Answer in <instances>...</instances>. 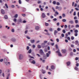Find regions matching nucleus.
I'll return each mask as SVG.
<instances>
[{
    "label": "nucleus",
    "instance_id": "obj_16",
    "mask_svg": "<svg viewBox=\"0 0 79 79\" xmlns=\"http://www.w3.org/2000/svg\"><path fill=\"white\" fill-rule=\"evenodd\" d=\"M31 63L33 64H35V60H33L31 62Z\"/></svg>",
    "mask_w": 79,
    "mask_h": 79
},
{
    "label": "nucleus",
    "instance_id": "obj_5",
    "mask_svg": "<svg viewBox=\"0 0 79 79\" xmlns=\"http://www.w3.org/2000/svg\"><path fill=\"white\" fill-rule=\"evenodd\" d=\"M1 13L2 15H4V14H5V10H3V9L1 10Z\"/></svg>",
    "mask_w": 79,
    "mask_h": 79
},
{
    "label": "nucleus",
    "instance_id": "obj_46",
    "mask_svg": "<svg viewBox=\"0 0 79 79\" xmlns=\"http://www.w3.org/2000/svg\"><path fill=\"white\" fill-rule=\"evenodd\" d=\"M22 15L23 16L25 17V16H26V14H22Z\"/></svg>",
    "mask_w": 79,
    "mask_h": 79
},
{
    "label": "nucleus",
    "instance_id": "obj_19",
    "mask_svg": "<svg viewBox=\"0 0 79 79\" xmlns=\"http://www.w3.org/2000/svg\"><path fill=\"white\" fill-rule=\"evenodd\" d=\"M32 52V50L30 49L28 51V53H31Z\"/></svg>",
    "mask_w": 79,
    "mask_h": 79
},
{
    "label": "nucleus",
    "instance_id": "obj_34",
    "mask_svg": "<svg viewBox=\"0 0 79 79\" xmlns=\"http://www.w3.org/2000/svg\"><path fill=\"white\" fill-rule=\"evenodd\" d=\"M75 32L77 33L78 32V31L77 30H75L74 31Z\"/></svg>",
    "mask_w": 79,
    "mask_h": 79
},
{
    "label": "nucleus",
    "instance_id": "obj_10",
    "mask_svg": "<svg viewBox=\"0 0 79 79\" xmlns=\"http://www.w3.org/2000/svg\"><path fill=\"white\" fill-rule=\"evenodd\" d=\"M67 66H69L71 64V62H70L69 61L66 63Z\"/></svg>",
    "mask_w": 79,
    "mask_h": 79
},
{
    "label": "nucleus",
    "instance_id": "obj_51",
    "mask_svg": "<svg viewBox=\"0 0 79 79\" xmlns=\"http://www.w3.org/2000/svg\"><path fill=\"white\" fill-rule=\"evenodd\" d=\"M55 13L56 15H58L59 14V13H58V12L56 11Z\"/></svg>",
    "mask_w": 79,
    "mask_h": 79
},
{
    "label": "nucleus",
    "instance_id": "obj_28",
    "mask_svg": "<svg viewBox=\"0 0 79 79\" xmlns=\"http://www.w3.org/2000/svg\"><path fill=\"white\" fill-rule=\"evenodd\" d=\"M12 40L13 41V42H15L16 41V40L15 39H12Z\"/></svg>",
    "mask_w": 79,
    "mask_h": 79
},
{
    "label": "nucleus",
    "instance_id": "obj_64",
    "mask_svg": "<svg viewBox=\"0 0 79 79\" xmlns=\"http://www.w3.org/2000/svg\"><path fill=\"white\" fill-rule=\"evenodd\" d=\"M77 15L78 17H79V12L77 13Z\"/></svg>",
    "mask_w": 79,
    "mask_h": 79
},
{
    "label": "nucleus",
    "instance_id": "obj_61",
    "mask_svg": "<svg viewBox=\"0 0 79 79\" xmlns=\"http://www.w3.org/2000/svg\"><path fill=\"white\" fill-rule=\"evenodd\" d=\"M71 47L73 48V47H74V46L73 44H71Z\"/></svg>",
    "mask_w": 79,
    "mask_h": 79
},
{
    "label": "nucleus",
    "instance_id": "obj_49",
    "mask_svg": "<svg viewBox=\"0 0 79 79\" xmlns=\"http://www.w3.org/2000/svg\"><path fill=\"white\" fill-rule=\"evenodd\" d=\"M56 25H57V26H59V25H60V23H59V22L57 23Z\"/></svg>",
    "mask_w": 79,
    "mask_h": 79
},
{
    "label": "nucleus",
    "instance_id": "obj_33",
    "mask_svg": "<svg viewBox=\"0 0 79 79\" xmlns=\"http://www.w3.org/2000/svg\"><path fill=\"white\" fill-rule=\"evenodd\" d=\"M62 32H63V33H66V31H65V30H62Z\"/></svg>",
    "mask_w": 79,
    "mask_h": 79
},
{
    "label": "nucleus",
    "instance_id": "obj_26",
    "mask_svg": "<svg viewBox=\"0 0 79 79\" xmlns=\"http://www.w3.org/2000/svg\"><path fill=\"white\" fill-rule=\"evenodd\" d=\"M75 70H76L77 71L78 70V68H77V67H75Z\"/></svg>",
    "mask_w": 79,
    "mask_h": 79
},
{
    "label": "nucleus",
    "instance_id": "obj_48",
    "mask_svg": "<svg viewBox=\"0 0 79 79\" xmlns=\"http://www.w3.org/2000/svg\"><path fill=\"white\" fill-rule=\"evenodd\" d=\"M29 49V46H27V50H28Z\"/></svg>",
    "mask_w": 79,
    "mask_h": 79
},
{
    "label": "nucleus",
    "instance_id": "obj_50",
    "mask_svg": "<svg viewBox=\"0 0 79 79\" xmlns=\"http://www.w3.org/2000/svg\"><path fill=\"white\" fill-rule=\"evenodd\" d=\"M3 61V59H2L0 60V62H2Z\"/></svg>",
    "mask_w": 79,
    "mask_h": 79
},
{
    "label": "nucleus",
    "instance_id": "obj_31",
    "mask_svg": "<svg viewBox=\"0 0 79 79\" xmlns=\"http://www.w3.org/2000/svg\"><path fill=\"white\" fill-rule=\"evenodd\" d=\"M52 3L54 4V5H55L56 4V1H53Z\"/></svg>",
    "mask_w": 79,
    "mask_h": 79
},
{
    "label": "nucleus",
    "instance_id": "obj_60",
    "mask_svg": "<svg viewBox=\"0 0 79 79\" xmlns=\"http://www.w3.org/2000/svg\"><path fill=\"white\" fill-rule=\"evenodd\" d=\"M53 21H56L57 20V19L56 18H54L53 19Z\"/></svg>",
    "mask_w": 79,
    "mask_h": 79
},
{
    "label": "nucleus",
    "instance_id": "obj_22",
    "mask_svg": "<svg viewBox=\"0 0 79 79\" xmlns=\"http://www.w3.org/2000/svg\"><path fill=\"white\" fill-rule=\"evenodd\" d=\"M46 56L47 57H49V56H50V54H49L48 53H47Z\"/></svg>",
    "mask_w": 79,
    "mask_h": 79
},
{
    "label": "nucleus",
    "instance_id": "obj_21",
    "mask_svg": "<svg viewBox=\"0 0 79 79\" xmlns=\"http://www.w3.org/2000/svg\"><path fill=\"white\" fill-rule=\"evenodd\" d=\"M54 35H56V34L58 33V31H57L55 30L54 31Z\"/></svg>",
    "mask_w": 79,
    "mask_h": 79
},
{
    "label": "nucleus",
    "instance_id": "obj_15",
    "mask_svg": "<svg viewBox=\"0 0 79 79\" xmlns=\"http://www.w3.org/2000/svg\"><path fill=\"white\" fill-rule=\"evenodd\" d=\"M40 60L41 61H42V62H43V63H44V62H45V60H42V58H40Z\"/></svg>",
    "mask_w": 79,
    "mask_h": 79
},
{
    "label": "nucleus",
    "instance_id": "obj_44",
    "mask_svg": "<svg viewBox=\"0 0 79 79\" xmlns=\"http://www.w3.org/2000/svg\"><path fill=\"white\" fill-rule=\"evenodd\" d=\"M58 10H59L60 11V10H61V8L60 7H59V9Z\"/></svg>",
    "mask_w": 79,
    "mask_h": 79
},
{
    "label": "nucleus",
    "instance_id": "obj_9",
    "mask_svg": "<svg viewBox=\"0 0 79 79\" xmlns=\"http://www.w3.org/2000/svg\"><path fill=\"white\" fill-rule=\"evenodd\" d=\"M69 23H70V24H73V23H74V22L73 20H70L69 21Z\"/></svg>",
    "mask_w": 79,
    "mask_h": 79
},
{
    "label": "nucleus",
    "instance_id": "obj_58",
    "mask_svg": "<svg viewBox=\"0 0 79 79\" xmlns=\"http://www.w3.org/2000/svg\"><path fill=\"white\" fill-rule=\"evenodd\" d=\"M75 36H76V37L77 36V33H76L75 34Z\"/></svg>",
    "mask_w": 79,
    "mask_h": 79
},
{
    "label": "nucleus",
    "instance_id": "obj_27",
    "mask_svg": "<svg viewBox=\"0 0 79 79\" xmlns=\"http://www.w3.org/2000/svg\"><path fill=\"white\" fill-rule=\"evenodd\" d=\"M75 22L76 24H77V23H78V20H75Z\"/></svg>",
    "mask_w": 79,
    "mask_h": 79
},
{
    "label": "nucleus",
    "instance_id": "obj_25",
    "mask_svg": "<svg viewBox=\"0 0 79 79\" xmlns=\"http://www.w3.org/2000/svg\"><path fill=\"white\" fill-rule=\"evenodd\" d=\"M73 10V9H72L70 11V14H71V13H72L73 12V10Z\"/></svg>",
    "mask_w": 79,
    "mask_h": 79
},
{
    "label": "nucleus",
    "instance_id": "obj_12",
    "mask_svg": "<svg viewBox=\"0 0 79 79\" xmlns=\"http://www.w3.org/2000/svg\"><path fill=\"white\" fill-rule=\"evenodd\" d=\"M42 17L43 18H44L45 17V14L44 13H43L42 14Z\"/></svg>",
    "mask_w": 79,
    "mask_h": 79
},
{
    "label": "nucleus",
    "instance_id": "obj_57",
    "mask_svg": "<svg viewBox=\"0 0 79 79\" xmlns=\"http://www.w3.org/2000/svg\"><path fill=\"white\" fill-rule=\"evenodd\" d=\"M27 38L28 39H31V38L28 36H27Z\"/></svg>",
    "mask_w": 79,
    "mask_h": 79
},
{
    "label": "nucleus",
    "instance_id": "obj_35",
    "mask_svg": "<svg viewBox=\"0 0 79 79\" xmlns=\"http://www.w3.org/2000/svg\"><path fill=\"white\" fill-rule=\"evenodd\" d=\"M16 21H17L16 19V18L14 19V22H16Z\"/></svg>",
    "mask_w": 79,
    "mask_h": 79
},
{
    "label": "nucleus",
    "instance_id": "obj_39",
    "mask_svg": "<svg viewBox=\"0 0 79 79\" xmlns=\"http://www.w3.org/2000/svg\"><path fill=\"white\" fill-rule=\"evenodd\" d=\"M29 60L30 62H32V59H31V58L30 59H29Z\"/></svg>",
    "mask_w": 79,
    "mask_h": 79
},
{
    "label": "nucleus",
    "instance_id": "obj_62",
    "mask_svg": "<svg viewBox=\"0 0 79 79\" xmlns=\"http://www.w3.org/2000/svg\"><path fill=\"white\" fill-rule=\"evenodd\" d=\"M77 17L76 16H75L74 18V19H77Z\"/></svg>",
    "mask_w": 79,
    "mask_h": 79
},
{
    "label": "nucleus",
    "instance_id": "obj_6",
    "mask_svg": "<svg viewBox=\"0 0 79 79\" xmlns=\"http://www.w3.org/2000/svg\"><path fill=\"white\" fill-rule=\"evenodd\" d=\"M55 68L54 66L52 65L51 66V69H55Z\"/></svg>",
    "mask_w": 79,
    "mask_h": 79
},
{
    "label": "nucleus",
    "instance_id": "obj_42",
    "mask_svg": "<svg viewBox=\"0 0 79 79\" xmlns=\"http://www.w3.org/2000/svg\"><path fill=\"white\" fill-rule=\"evenodd\" d=\"M64 28H66L67 27H68V26H67V25H65L64 26Z\"/></svg>",
    "mask_w": 79,
    "mask_h": 79
},
{
    "label": "nucleus",
    "instance_id": "obj_54",
    "mask_svg": "<svg viewBox=\"0 0 79 79\" xmlns=\"http://www.w3.org/2000/svg\"><path fill=\"white\" fill-rule=\"evenodd\" d=\"M76 12H74V13H73V15L74 16H75L76 15Z\"/></svg>",
    "mask_w": 79,
    "mask_h": 79
},
{
    "label": "nucleus",
    "instance_id": "obj_40",
    "mask_svg": "<svg viewBox=\"0 0 79 79\" xmlns=\"http://www.w3.org/2000/svg\"><path fill=\"white\" fill-rule=\"evenodd\" d=\"M11 32H15V30L14 29H12Z\"/></svg>",
    "mask_w": 79,
    "mask_h": 79
},
{
    "label": "nucleus",
    "instance_id": "obj_43",
    "mask_svg": "<svg viewBox=\"0 0 79 79\" xmlns=\"http://www.w3.org/2000/svg\"><path fill=\"white\" fill-rule=\"evenodd\" d=\"M56 48L57 49H58V45H57V44H56Z\"/></svg>",
    "mask_w": 79,
    "mask_h": 79
},
{
    "label": "nucleus",
    "instance_id": "obj_11",
    "mask_svg": "<svg viewBox=\"0 0 79 79\" xmlns=\"http://www.w3.org/2000/svg\"><path fill=\"white\" fill-rule=\"evenodd\" d=\"M30 42H31V43L33 44V43H34V42H35V40H31Z\"/></svg>",
    "mask_w": 79,
    "mask_h": 79
},
{
    "label": "nucleus",
    "instance_id": "obj_63",
    "mask_svg": "<svg viewBox=\"0 0 79 79\" xmlns=\"http://www.w3.org/2000/svg\"><path fill=\"white\" fill-rule=\"evenodd\" d=\"M76 66H79V64L78 63H77L76 64Z\"/></svg>",
    "mask_w": 79,
    "mask_h": 79
},
{
    "label": "nucleus",
    "instance_id": "obj_47",
    "mask_svg": "<svg viewBox=\"0 0 79 79\" xmlns=\"http://www.w3.org/2000/svg\"><path fill=\"white\" fill-rule=\"evenodd\" d=\"M32 47L33 48H34L35 47V45L34 44L33 45Z\"/></svg>",
    "mask_w": 79,
    "mask_h": 79
},
{
    "label": "nucleus",
    "instance_id": "obj_41",
    "mask_svg": "<svg viewBox=\"0 0 79 79\" xmlns=\"http://www.w3.org/2000/svg\"><path fill=\"white\" fill-rule=\"evenodd\" d=\"M61 35L62 37H64V35L63 34H62Z\"/></svg>",
    "mask_w": 79,
    "mask_h": 79
},
{
    "label": "nucleus",
    "instance_id": "obj_2",
    "mask_svg": "<svg viewBox=\"0 0 79 79\" xmlns=\"http://www.w3.org/2000/svg\"><path fill=\"white\" fill-rule=\"evenodd\" d=\"M56 53H58V55L59 56H62V55H61V54L59 51H56Z\"/></svg>",
    "mask_w": 79,
    "mask_h": 79
},
{
    "label": "nucleus",
    "instance_id": "obj_8",
    "mask_svg": "<svg viewBox=\"0 0 79 79\" xmlns=\"http://www.w3.org/2000/svg\"><path fill=\"white\" fill-rule=\"evenodd\" d=\"M35 29L37 31L39 29V27L38 26H36L35 27Z\"/></svg>",
    "mask_w": 79,
    "mask_h": 79
},
{
    "label": "nucleus",
    "instance_id": "obj_7",
    "mask_svg": "<svg viewBox=\"0 0 79 79\" xmlns=\"http://www.w3.org/2000/svg\"><path fill=\"white\" fill-rule=\"evenodd\" d=\"M62 52L63 53H65L66 52V50L65 49H63L62 50Z\"/></svg>",
    "mask_w": 79,
    "mask_h": 79
},
{
    "label": "nucleus",
    "instance_id": "obj_13",
    "mask_svg": "<svg viewBox=\"0 0 79 79\" xmlns=\"http://www.w3.org/2000/svg\"><path fill=\"white\" fill-rule=\"evenodd\" d=\"M75 44L76 45H78L79 44V42H78V41L76 40L75 41Z\"/></svg>",
    "mask_w": 79,
    "mask_h": 79
},
{
    "label": "nucleus",
    "instance_id": "obj_56",
    "mask_svg": "<svg viewBox=\"0 0 79 79\" xmlns=\"http://www.w3.org/2000/svg\"><path fill=\"white\" fill-rule=\"evenodd\" d=\"M78 59H79V58H78V57H76L75 58V60H78Z\"/></svg>",
    "mask_w": 79,
    "mask_h": 79
},
{
    "label": "nucleus",
    "instance_id": "obj_32",
    "mask_svg": "<svg viewBox=\"0 0 79 79\" xmlns=\"http://www.w3.org/2000/svg\"><path fill=\"white\" fill-rule=\"evenodd\" d=\"M57 30L58 31H61V29H60V28H58L57 29Z\"/></svg>",
    "mask_w": 79,
    "mask_h": 79
},
{
    "label": "nucleus",
    "instance_id": "obj_52",
    "mask_svg": "<svg viewBox=\"0 0 79 79\" xmlns=\"http://www.w3.org/2000/svg\"><path fill=\"white\" fill-rule=\"evenodd\" d=\"M62 16H63V17H65V14H62Z\"/></svg>",
    "mask_w": 79,
    "mask_h": 79
},
{
    "label": "nucleus",
    "instance_id": "obj_30",
    "mask_svg": "<svg viewBox=\"0 0 79 79\" xmlns=\"http://www.w3.org/2000/svg\"><path fill=\"white\" fill-rule=\"evenodd\" d=\"M63 22H66V19H62Z\"/></svg>",
    "mask_w": 79,
    "mask_h": 79
},
{
    "label": "nucleus",
    "instance_id": "obj_17",
    "mask_svg": "<svg viewBox=\"0 0 79 79\" xmlns=\"http://www.w3.org/2000/svg\"><path fill=\"white\" fill-rule=\"evenodd\" d=\"M44 51L45 52H48V50L47 49L45 48L44 50Z\"/></svg>",
    "mask_w": 79,
    "mask_h": 79
},
{
    "label": "nucleus",
    "instance_id": "obj_18",
    "mask_svg": "<svg viewBox=\"0 0 79 79\" xmlns=\"http://www.w3.org/2000/svg\"><path fill=\"white\" fill-rule=\"evenodd\" d=\"M49 24L47 23H45V26H48Z\"/></svg>",
    "mask_w": 79,
    "mask_h": 79
},
{
    "label": "nucleus",
    "instance_id": "obj_59",
    "mask_svg": "<svg viewBox=\"0 0 79 79\" xmlns=\"http://www.w3.org/2000/svg\"><path fill=\"white\" fill-rule=\"evenodd\" d=\"M56 4H57V5H60V2H57L56 3Z\"/></svg>",
    "mask_w": 79,
    "mask_h": 79
},
{
    "label": "nucleus",
    "instance_id": "obj_55",
    "mask_svg": "<svg viewBox=\"0 0 79 79\" xmlns=\"http://www.w3.org/2000/svg\"><path fill=\"white\" fill-rule=\"evenodd\" d=\"M60 7H58V6H56V9H58Z\"/></svg>",
    "mask_w": 79,
    "mask_h": 79
},
{
    "label": "nucleus",
    "instance_id": "obj_37",
    "mask_svg": "<svg viewBox=\"0 0 79 79\" xmlns=\"http://www.w3.org/2000/svg\"><path fill=\"white\" fill-rule=\"evenodd\" d=\"M71 27V25H69L68 26V27L69 29H71V27Z\"/></svg>",
    "mask_w": 79,
    "mask_h": 79
},
{
    "label": "nucleus",
    "instance_id": "obj_3",
    "mask_svg": "<svg viewBox=\"0 0 79 79\" xmlns=\"http://www.w3.org/2000/svg\"><path fill=\"white\" fill-rule=\"evenodd\" d=\"M4 62L6 64H8V61H7V60L6 58H5L4 60Z\"/></svg>",
    "mask_w": 79,
    "mask_h": 79
},
{
    "label": "nucleus",
    "instance_id": "obj_53",
    "mask_svg": "<svg viewBox=\"0 0 79 79\" xmlns=\"http://www.w3.org/2000/svg\"><path fill=\"white\" fill-rule=\"evenodd\" d=\"M76 27H79V25L78 24H77L76 25Z\"/></svg>",
    "mask_w": 79,
    "mask_h": 79
},
{
    "label": "nucleus",
    "instance_id": "obj_20",
    "mask_svg": "<svg viewBox=\"0 0 79 79\" xmlns=\"http://www.w3.org/2000/svg\"><path fill=\"white\" fill-rule=\"evenodd\" d=\"M42 72L43 74H45V71L44 70H42Z\"/></svg>",
    "mask_w": 79,
    "mask_h": 79
},
{
    "label": "nucleus",
    "instance_id": "obj_14",
    "mask_svg": "<svg viewBox=\"0 0 79 79\" xmlns=\"http://www.w3.org/2000/svg\"><path fill=\"white\" fill-rule=\"evenodd\" d=\"M4 18L6 19H8V16L6 15L4 16Z\"/></svg>",
    "mask_w": 79,
    "mask_h": 79
},
{
    "label": "nucleus",
    "instance_id": "obj_23",
    "mask_svg": "<svg viewBox=\"0 0 79 79\" xmlns=\"http://www.w3.org/2000/svg\"><path fill=\"white\" fill-rule=\"evenodd\" d=\"M18 14H16L15 15V16H14V17L15 18H18Z\"/></svg>",
    "mask_w": 79,
    "mask_h": 79
},
{
    "label": "nucleus",
    "instance_id": "obj_45",
    "mask_svg": "<svg viewBox=\"0 0 79 79\" xmlns=\"http://www.w3.org/2000/svg\"><path fill=\"white\" fill-rule=\"evenodd\" d=\"M52 9L53 10V11L55 12V9L54 8V7H52Z\"/></svg>",
    "mask_w": 79,
    "mask_h": 79
},
{
    "label": "nucleus",
    "instance_id": "obj_36",
    "mask_svg": "<svg viewBox=\"0 0 79 79\" xmlns=\"http://www.w3.org/2000/svg\"><path fill=\"white\" fill-rule=\"evenodd\" d=\"M71 40H74V38L73 36H72L71 37Z\"/></svg>",
    "mask_w": 79,
    "mask_h": 79
},
{
    "label": "nucleus",
    "instance_id": "obj_38",
    "mask_svg": "<svg viewBox=\"0 0 79 79\" xmlns=\"http://www.w3.org/2000/svg\"><path fill=\"white\" fill-rule=\"evenodd\" d=\"M19 4H21V0H19Z\"/></svg>",
    "mask_w": 79,
    "mask_h": 79
},
{
    "label": "nucleus",
    "instance_id": "obj_1",
    "mask_svg": "<svg viewBox=\"0 0 79 79\" xmlns=\"http://www.w3.org/2000/svg\"><path fill=\"white\" fill-rule=\"evenodd\" d=\"M19 59L20 60H23V56L22 54L20 55Z\"/></svg>",
    "mask_w": 79,
    "mask_h": 79
},
{
    "label": "nucleus",
    "instance_id": "obj_24",
    "mask_svg": "<svg viewBox=\"0 0 79 79\" xmlns=\"http://www.w3.org/2000/svg\"><path fill=\"white\" fill-rule=\"evenodd\" d=\"M5 6H6V8H8V5H7V4L6 3L5 4Z\"/></svg>",
    "mask_w": 79,
    "mask_h": 79
},
{
    "label": "nucleus",
    "instance_id": "obj_4",
    "mask_svg": "<svg viewBox=\"0 0 79 79\" xmlns=\"http://www.w3.org/2000/svg\"><path fill=\"white\" fill-rule=\"evenodd\" d=\"M40 53H41V55H44V52H43V51H42V49L40 50Z\"/></svg>",
    "mask_w": 79,
    "mask_h": 79
},
{
    "label": "nucleus",
    "instance_id": "obj_29",
    "mask_svg": "<svg viewBox=\"0 0 79 79\" xmlns=\"http://www.w3.org/2000/svg\"><path fill=\"white\" fill-rule=\"evenodd\" d=\"M49 31H53V29H52V28H50L49 29Z\"/></svg>",
    "mask_w": 79,
    "mask_h": 79
}]
</instances>
